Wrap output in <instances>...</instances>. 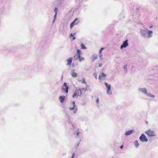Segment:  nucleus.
I'll list each match as a JSON object with an SVG mask.
<instances>
[{
	"instance_id": "obj_21",
	"label": "nucleus",
	"mask_w": 158,
	"mask_h": 158,
	"mask_svg": "<svg viewBox=\"0 0 158 158\" xmlns=\"http://www.w3.org/2000/svg\"><path fill=\"white\" fill-rule=\"evenodd\" d=\"M78 60L79 61H81L84 60H85V59L83 57L81 56H80Z\"/></svg>"
},
{
	"instance_id": "obj_3",
	"label": "nucleus",
	"mask_w": 158,
	"mask_h": 158,
	"mask_svg": "<svg viewBox=\"0 0 158 158\" xmlns=\"http://www.w3.org/2000/svg\"><path fill=\"white\" fill-rule=\"evenodd\" d=\"M105 85L106 87V92L107 94L110 95L112 94L111 90V85L107 82H105Z\"/></svg>"
},
{
	"instance_id": "obj_33",
	"label": "nucleus",
	"mask_w": 158,
	"mask_h": 158,
	"mask_svg": "<svg viewBox=\"0 0 158 158\" xmlns=\"http://www.w3.org/2000/svg\"><path fill=\"white\" fill-rule=\"evenodd\" d=\"M102 66V64L101 63L99 64V65H98L99 67H101Z\"/></svg>"
},
{
	"instance_id": "obj_28",
	"label": "nucleus",
	"mask_w": 158,
	"mask_h": 158,
	"mask_svg": "<svg viewBox=\"0 0 158 158\" xmlns=\"http://www.w3.org/2000/svg\"><path fill=\"white\" fill-rule=\"evenodd\" d=\"M99 56L101 59V60H102V54H100Z\"/></svg>"
},
{
	"instance_id": "obj_8",
	"label": "nucleus",
	"mask_w": 158,
	"mask_h": 158,
	"mask_svg": "<svg viewBox=\"0 0 158 158\" xmlns=\"http://www.w3.org/2000/svg\"><path fill=\"white\" fill-rule=\"evenodd\" d=\"M147 29L146 28L144 30H140V32L142 36L146 38L147 36Z\"/></svg>"
},
{
	"instance_id": "obj_10",
	"label": "nucleus",
	"mask_w": 158,
	"mask_h": 158,
	"mask_svg": "<svg viewBox=\"0 0 158 158\" xmlns=\"http://www.w3.org/2000/svg\"><path fill=\"white\" fill-rule=\"evenodd\" d=\"M106 75L103 73H101L98 77V79L100 80H104L105 79V77H106Z\"/></svg>"
},
{
	"instance_id": "obj_38",
	"label": "nucleus",
	"mask_w": 158,
	"mask_h": 158,
	"mask_svg": "<svg viewBox=\"0 0 158 158\" xmlns=\"http://www.w3.org/2000/svg\"><path fill=\"white\" fill-rule=\"evenodd\" d=\"M104 49V48H101V50L102 51Z\"/></svg>"
},
{
	"instance_id": "obj_18",
	"label": "nucleus",
	"mask_w": 158,
	"mask_h": 158,
	"mask_svg": "<svg viewBox=\"0 0 158 158\" xmlns=\"http://www.w3.org/2000/svg\"><path fill=\"white\" fill-rule=\"evenodd\" d=\"M134 144L135 147L137 148L139 146V144L138 143V141L137 140H135L134 142Z\"/></svg>"
},
{
	"instance_id": "obj_15",
	"label": "nucleus",
	"mask_w": 158,
	"mask_h": 158,
	"mask_svg": "<svg viewBox=\"0 0 158 158\" xmlns=\"http://www.w3.org/2000/svg\"><path fill=\"white\" fill-rule=\"evenodd\" d=\"M78 74L76 72H74V70H73L72 71L71 75L73 77H75L77 76Z\"/></svg>"
},
{
	"instance_id": "obj_9",
	"label": "nucleus",
	"mask_w": 158,
	"mask_h": 158,
	"mask_svg": "<svg viewBox=\"0 0 158 158\" xmlns=\"http://www.w3.org/2000/svg\"><path fill=\"white\" fill-rule=\"evenodd\" d=\"M128 46V40H126L124 41L123 44L120 46V48L122 49L123 48H126Z\"/></svg>"
},
{
	"instance_id": "obj_17",
	"label": "nucleus",
	"mask_w": 158,
	"mask_h": 158,
	"mask_svg": "<svg viewBox=\"0 0 158 158\" xmlns=\"http://www.w3.org/2000/svg\"><path fill=\"white\" fill-rule=\"evenodd\" d=\"M65 99V97L64 96H61L59 98V99L60 102L61 103H63L64 102Z\"/></svg>"
},
{
	"instance_id": "obj_11",
	"label": "nucleus",
	"mask_w": 158,
	"mask_h": 158,
	"mask_svg": "<svg viewBox=\"0 0 158 158\" xmlns=\"http://www.w3.org/2000/svg\"><path fill=\"white\" fill-rule=\"evenodd\" d=\"M78 19L77 18H76L70 24V27L71 29H72L73 27L75 25H77V24L78 22H77V21L78 20Z\"/></svg>"
},
{
	"instance_id": "obj_6",
	"label": "nucleus",
	"mask_w": 158,
	"mask_h": 158,
	"mask_svg": "<svg viewBox=\"0 0 158 158\" xmlns=\"http://www.w3.org/2000/svg\"><path fill=\"white\" fill-rule=\"evenodd\" d=\"M68 86L67 83H64L62 87L61 90L63 92H64L66 93L68 92Z\"/></svg>"
},
{
	"instance_id": "obj_35",
	"label": "nucleus",
	"mask_w": 158,
	"mask_h": 158,
	"mask_svg": "<svg viewBox=\"0 0 158 158\" xmlns=\"http://www.w3.org/2000/svg\"><path fill=\"white\" fill-rule=\"evenodd\" d=\"M94 76H95V78L96 79H97V75L96 74H94Z\"/></svg>"
},
{
	"instance_id": "obj_2",
	"label": "nucleus",
	"mask_w": 158,
	"mask_h": 158,
	"mask_svg": "<svg viewBox=\"0 0 158 158\" xmlns=\"http://www.w3.org/2000/svg\"><path fill=\"white\" fill-rule=\"evenodd\" d=\"M145 133L149 137H155L156 136L155 132L151 129H148L145 131Z\"/></svg>"
},
{
	"instance_id": "obj_14",
	"label": "nucleus",
	"mask_w": 158,
	"mask_h": 158,
	"mask_svg": "<svg viewBox=\"0 0 158 158\" xmlns=\"http://www.w3.org/2000/svg\"><path fill=\"white\" fill-rule=\"evenodd\" d=\"M72 60H73V58L71 57H70L69 59H67L66 60V61L67 62V65H70L71 64Z\"/></svg>"
},
{
	"instance_id": "obj_34",
	"label": "nucleus",
	"mask_w": 158,
	"mask_h": 158,
	"mask_svg": "<svg viewBox=\"0 0 158 158\" xmlns=\"http://www.w3.org/2000/svg\"><path fill=\"white\" fill-rule=\"evenodd\" d=\"M102 50L100 49L99 51V53L100 54H102Z\"/></svg>"
},
{
	"instance_id": "obj_32",
	"label": "nucleus",
	"mask_w": 158,
	"mask_h": 158,
	"mask_svg": "<svg viewBox=\"0 0 158 158\" xmlns=\"http://www.w3.org/2000/svg\"><path fill=\"white\" fill-rule=\"evenodd\" d=\"M74 36V35H73L72 33H71L70 35V37H73Z\"/></svg>"
},
{
	"instance_id": "obj_22",
	"label": "nucleus",
	"mask_w": 158,
	"mask_h": 158,
	"mask_svg": "<svg viewBox=\"0 0 158 158\" xmlns=\"http://www.w3.org/2000/svg\"><path fill=\"white\" fill-rule=\"evenodd\" d=\"M81 48L82 49H86V47H85V45L81 43Z\"/></svg>"
},
{
	"instance_id": "obj_25",
	"label": "nucleus",
	"mask_w": 158,
	"mask_h": 158,
	"mask_svg": "<svg viewBox=\"0 0 158 158\" xmlns=\"http://www.w3.org/2000/svg\"><path fill=\"white\" fill-rule=\"evenodd\" d=\"M78 81L81 82L83 83H85V80L84 78H83L82 80H78Z\"/></svg>"
},
{
	"instance_id": "obj_20",
	"label": "nucleus",
	"mask_w": 158,
	"mask_h": 158,
	"mask_svg": "<svg viewBox=\"0 0 158 158\" xmlns=\"http://www.w3.org/2000/svg\"><path fill=\"white\" fill-rule=\"evenodd\" d=\"M93 60L94 61L97 58V55L96 54H94L93 56Z\"/></svg>"
},
{
	"instance_id": "obj_23",
	"label": "nucleus",
	"mask_w": 158,
	"mask_h": 158,
	"mask_svg": "<svg viewBox=\"0 0 158 158\" xmlns=\"http://www.w3.org/2000/svg\"><path fill=\"white\" fill-rule=\"evenodd\" d=\"M77 54L78 55H80V56H81L82 54V53L79 49H77Z\"/></svg>"
},
{
	"instance_id": "obj_16",
	"label": "nucleus",
	"mask_w": 158,
	"mask_h": 158,
	"mask_svg": "<svg viewBox=\"0 0 158 158\" xmlns=\"http://www.w3.org/2000/svg\"><path fill=\"white\" fill-rule=\"evenodd\" d=\"M134 131L133 130H131L130 131H126L125 133V134L126 135H130Z\"/></svg>"
},
{
	"instance_id": "obj_27",
	"label": "nucleus",
	"mask_w": 158,
	"mask_h": 158,
	"mask_svg": "<svg viewBox=\"0 0 158 158\" xmlns=\"http://www.w3.org/2000/svg\"><path fill=\"white\" fill-rule=\"evenodd\" d=\"M58 11V8L57 7H55L54 9V11L55 14H57V12Z\"/></svg>"
},
{
	"instance_id": "obj_12",
	"label": "nucleus",
	"mask_w": 158,
	"mask_h": 158,
	"mask_svg": "<svg viewBox=\"0 0 158 158\" xmlns=\"http://www.w3.org/2000/svg\"><path fill=\"white\" fill-rule=\"evenodd\" d=\"M75 134L76 135V137H80L82 135V132L80 131L79 129H78L75 133Z\"/></svg>"
},
{
	"instance_id": "obj_5",
	"label": "nucleus",
	"mask_w": 158,
	"mask_h": 158,
	"mask_svg": "<svg viewBox=\"0 0 158 158\" xmlns=\"http://www.w3.org/2000/svg\"><path fill=\"white\" fill-rule=\"evenodd\" d=\"M81 95V90L80 89H76L72 97L73 98H77L78 97L80 96Z\"/></svg>"
},
{
	"instance_id": "obj_30",
	"label": "nucleus",
	"mask_w": 158,
	"mask_h": 158,
	"mask_svg": "<svg viewBox=\"0 0 158 158\" xmlns=\"http://www.w3.org/2000/svg\"><path fill=\"white\" fill-rule=\"evenodd\" d=\"M86 90V89L83 88L82 89V91H84L85 92Z\"/></svg>"
},
{
	"instance_id": "obj_4",
	"label": "nucleus",
	"mask_w": 158,
	"mask_h": 158,
	"mask_svg": "<svg viewBox=\"0 0 158 158\" xmlns=\"http://www.w3.org/2000/svg\"><path fill=\"white\" fill-rule=\"evenodd\" d=\"M70 106L69 107V109L70 110H73V113L74 114H75L77 111V107L75 106V102H73L70 103Z\"/></svg>"
},
{
	"instance_id": "obj_37",
	"label": "nucleus",
	"mask_w": 158,
	"mask_h": 158,
	"mask_svg": "<svg viewBox=\"0 0 158 158\" xmlns=\"http://www.w3.org/2000/svg\"><path fill=\"white\" fill-rule=\"evenodd\" d=\"M73 39H72L73 40L76 39V38L75 37H74V36H73Z\"/></svg>"
},
{
	"instance_id": "obj_39",
	"label": "nucleus",
	"mask_w": 158,
	"mask_h": 158,
	"mask_svg": "<svg viewBox=\"0 0 158 158\" xmlns=\"http://www.w3.org/2000/svg\"><path fill=\"white\" fill-rule=\"evenodd\" d=\"M123 145H121V146H120V148H121V149H122V148H123Z\"/></svg>"
},
{
	"instance_id": "obj_19",
	"label": "nucleus",
	"mask_w": 158,
	"mask_h": 158,
	"mask_svg": "<svg viewBox=\"0 0 158 158\" xmlns=\"http://www.w3.org/2000/svg\"><path fill=\"white\" fill-rule=\"evenodd\" d=\"M80 56L77 54H76L74 56V58L75 60H77L78 59H79Z\"/></svg>"
},
{
	"instance_id": "obj_40",
	"label": "nucleus",
	"mask_w": 158,
	"mask_h": 158,
	"mask_svg": "<svg viewBox=\"0 0 158 158\" xmlns=\"http://www.w3.org/2000/svg\"><path fill=\"white\" fill-rule=\"evenodd\" d=\"M152 27H153V25H151V26H150V27H150V28H152Z\"/></svg>"
},
{
	"instance_id": "obj_7",
	"label": "nucleus",
	"mask_w": 158,
	"mask_h": 158,
	"mask_svg": "<svg viewBox=\"0 0 158 158\" xmlns=\"http://www.w3.org/2000/svg\"><path fill=\"white\" fill-rule=\"evenodd\" d=\"M139 140L142 142H147L148 141V139L146 136L143 134H141L139 137Z\"/></svg>"
},
{
	"instance_id": "obj_26",
	"label": "nucleus",
	"mask_w": 158,
	"mask_h": 158,
	"mask_svg": "<svg viewBox=\"0 0 158 158\" xmlns=\"http://www.w3.org/2000/svg\"><path fill=\"white\" fill-rule=\"evenodd\" d=\"M123 68L124 69V70L127 72V65H126L124 66Z\"/></svg>"
},
{
	"instance_id": "obj_36",
	"label": "nucleus",
	"mask_w": 158,
	"mask_h": 158,
	"mask_svg": "<svg viewBox=\"0 0 158 158\" xmlns=\"http://www.w3.org/2000/svg\"><path fill=\"white\" fill-rule=\"evenodd\" d=\"M96 102H97V103H98V102H99V100L98 99H97L96 100Z\"/></svg>"
},
{
	"instance_id": "obj_13",
	"label": "nucleus",
	"mask_w": 158,
	"mask_h": 158,
	"mask_svg": "<svg viewBox=\"0 0 158 158\" xmlns=\"http://www.w3.org/2000/svg\"><path fill=\"white\" fill-rule=\"evenodd\" d=\"M153 31H149L147 30V36L146 38H151L152 36Z\"/></svg>"
},
{
	"instance_id": "obj_24",
	"label": "nucleus",
	"mask_w": 158,
	"mask_h": 158,
	"mask_svg": "<svg viewBox=\"0 0 158 158\" xmlns=\"http://www.w3.org/2000/svg\"><path fill=\"white\" fill-rule=\"evenodd\" d=\"M56 16H57V14H55L54 16V19H53V23H54L55 22V21L56 20Z\"/></svg>"
},
{
	"instance_id": "obj_29",
	"label": "nucleus",
	"mask_w": 158,
	"mask_h": 158,
	"mask_svg": "<svg viewBox=\"0 0 158 158\" xmlns=\"http://www.w3.org/2000/svg\"><path fill=\"white\" fill-rule=\"evenodd\" d=\"M83 0H76V1L78 2H81Z\"/></svg>"
},
{
	"instance_id": "obj_1",
	"label": "nucleus",
	"mask_w": 158,
	"mask_h": 158,
	"mask_svg": "<svg viewBox=\"0 0 158 158\" xmlns=\"http://www.w3.org/2000/svg\"><path fill=\"white\" fill-rule=\"evenodd\" d=\"M138 90L139 93H141L150 98H155V96L148 92L146 89L145 88H139L138 89Z\"/></svg>"
},
{
	"instance_id": "obj_31",
	"label": "nucleus",
	"mask_w": 158,
	"mask_h": 158,
	"mask_svg": "<svg viewBox=\"0 0 158 158\" xmlns=\"http://www.w3.org/2000/svg\"><path fill=\"white\" fill-rule=\"evenodd\" d=\"M75 156V153H73L72 154V156L71 158H74Z\"/></svg>"
}]
</instances>
